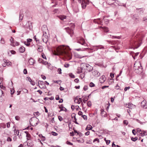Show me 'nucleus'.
Masks as SVG:
<instances>
[{
  "mask_svg": "<svg viewBox=\"0 0 147 147\" xmlns=\"http://www.w3.org/2000/svg\"><path fill=\"white\" fill-rule=\"evenodd\" d=\"M70 49L68 46L61 45L58 47L53 53L54 55H61L65 57L71 58V54L70 51Z\"/></svg>",
  "mask_w": 147,
  "mask_h": 147,
  "instance_id": "nucleus-1",
  "label": "nucleus"
},
{
  "mask_svg": "<svg viewBox=\"0 0 147 147\" xmlns=\"http://www.w3.org/2000/svg\"><path fill=\"white\" fill-rule=\"evenodd\" d=\"M134 69L136 73L140 74L142 72L143 69L140 62H136L134 65Z\"/></svg>",
  "mask_w": 147,
  "mask_h": 147,
  "instance_id": "nucleus-2",
  "label": "nucleus"
},
{
  "mask_svg": "<svg viewBox=\"0 0 147 147\" xmlns=\"http://www.w3.org/2000/svg\"><path fill=\"white\" fill-rule=\"evenodd\" d=\"M136 36V38H138V40H137L136 41H134L133 42H132L131 44L133 45V46L134 47V49H137L141 45V39H139L140 38V36H139L138 35Z\"/></svg>",
  "mask_w": 147,
  "mask_h": 147,
  "instance_id": "nucleus-3",
  "label": "nucleus"
},
{
  "mask_svg": "<svg viewBox=\"0 0 147 147\" xmlns=\"http://www.w3.org/2000/svg\"><path fill=\"white\" fill-rule=\"evenodd\" d=\"M71 28H70L69 27L66 28H65V29L66 30V31L70 35L71 37H72L73 33V31L72 30L73 28H74V24H71Z\"/></svg>",
  "mask_w": 147,
  "mask_h": 147,
  "instance_id": "nucleus-4",
  "label": "nucleus"
},
{
  "mask_svg": "<svg viewBox=\"0 0 147 147\" xmlns=\"http://www.w3.org/2000/svg\"><path fill=\"white\" fill-rule=\"evenodd\" d=\"M78 2L81 3L82 8L84 9L85 8L87 4L89 3L88 0H79Z\"/></svg>",
  "mask_w": 147,
  "mask_h": 147,
  "instance_id": "nucleus-5",
  "label": "nucleus"
},
{
  "mask_svg": "<svg viewBox=\"0 0 147 147\" xmlns=\"http://www.w3.org/2000/svg\"><path fill=\"white\" fill-rule=\"evenodd\" d=\"M10 41L11 42L10 45L13 47L18 46L19 45V43L18 42L15 41L13 38L12 37L10 39Z\"/></svg>",
  "mask_w": 147,
  "mask_h": 147,
  "instance_id": "nucleus-6",
  "label": "nucleus"
},
{
  "mask_svg": "<svg viewBox=\"0 0 147 147\" xmlns=\"http://www.w3.org/2000/svg\"><path fill=\"white\" fill-rule=\"evenodd\" d=\"M32 23L31 22L28 21V23L25 25L23 24V27L25 28L29 29V30H30L32 28Z\"/></svg>",
  "mask_w": 147,
  "mask_h": 147,
  "instance_id": "nucleus-7",
  "label": "nucleus"
},
{
  "mask_svg": "<svg viewBox=\"0 0 147 147\" xmlns=\"http://www.w3.org/2000/svg\"><path fill=\"white\" fill-rule=\"evenodd\" d=\"M77 42L85 47L87 46V44L85 42L84 39L82 38H80L79 40H78Z\"/></svg>",
  "mask_w": 147,
  "mask_h": 147,
  "instance_id": "nucleus-8",
  "label": "nucleus"
},
{
  "mask_svg": "<svg viewBox=\"0 0 147 147\" xmlns=\"http://www.w3.org/2000/svg\"><path fill=\"white\" fill-rule=\"evenodd\" d=\"M92 75L96 77H99L100 75V73L97 70L94 69L92 71Z\"/></svg>",
  "mask_w": 147,
  "mask_h": 147,
  "instance_id": "nucleus-9",
  "label": "nucleus"
},
{
  "mask_svg": "<svg viewBox=\"0 0 147 147\" xmlns=\"http://www.w3.org/2000/svg\"><path fill=\"white\" fill-rule=\"evenodd\" d=\"M42 11H40V12L41 13H42V15L43 16H46L47 17H48V13L47 11L44 8L42 7Z\"/></svg>",
  "mask_w": 147,
  "mask_h": 147,
  "instance_id": "nucleus-10",
  "label": "nucleus"
},
{
  "mask_svg": "<svg viewBox=\"0 0 147 147\" xmlns=\"http://www.w3.org/2000/svg\"><path fill=\"white\" fill-rule=\"evenodd\" d=\"M94 49H95V50L97 51L98 49H104L105 47L104 46L102 45H98L94 46Z\"/></svg>",
  "mask_w": 147,
  "mask_h": 147,
  "instance_id": "nucleus-11",
  "label": "nucleus"
},
{
  "mask_svg": "<svg viewBox=\"0 0 147 147\" xmlns=\"http://www.w3.org/2000/svg\"><path fill=\"white\" fill-rule=\"evenodd\" d=\"M38 61L40 63H42L43 64L46 65L48 63L47 61H44L42 59L39 58L38 59Z\"/></svg>",
  "mask_w": 147,
  "mask_h": 147,
  "instance_id": "nucleus-12",
  "label": "nucleus"
},
{
  "mask_svg": "<svg viewBox=\"0 0 147 147\" xmlns=\"http://www.w3.org/2000/svg\"><path fill=\"white\" fill-rule=\"evenodd\" d=\"M86 67L87 68V70L89 72L92 71L93 69V67L88 64H86Z\"/></svg>",
  "mask_w": 147,
  "mask_h": 147,
  "instance_id": "nucleus-13",
  "label": "nucleus"
},
{
  "mask_svg": "<svg viewBox=\"0 0 147 147\" xmlns=\"http://www.w3.org/2000/svg\"><path fill=\"white\" fill-rule=\"evenodd\" d=\"M48 36L47 35L44 36V34L42 37V40L44 42L46 43L48 40Z\"/></svg>",
  "mask_w": 147,
  "mask_h": 147,
  "instance_id": "nucleus-14",
  "label": "nucleus"
},
{
  "mask_svg": "<svg viewBox=\"0 0 147 147\" xmlns=\"http://www.w3.org/2000/svg\"><path fill=\"white\" fill-rule=\"evenodd\" d=\"M27 80H28L31 83V84L33 86L35 85V82L33 81H32L29 77H28L26 78Z\"/></svg>",
  "mask_w": 147,
  "mask_h": 147,
  "instance_id": "nucleus-15",
  "label": "nucleus"
},
{
  "mask_svg": "<svg viewBox=\"0 0 147 147\" xmlns=\"http://www.w3.org/2000/svg\"><path fill=\"white\" fill-rule=\"evenodd\" d=\"M105 79L106 78L105 76L104 75L102 76L100 79V83H103L105 81Z\"/></svg>",
  "mask_w": 147,
  "mask_h": 147,
  "instance_id": "nucleus-16",
  "label": "nucleus"
},
{
  "mask_svg": "<svg viewBox=\"0 0 147 147\" xmlns=\"http://www.w3.org/2000/svg\"><path fill=\"white\" fill-rule=\"evenodd\" d=\"M82 98H83V102L84 103H86V102L88 100V97L86 96H82Z\"/></svg>",
  "mask_w": 147,
  "mask_h": 147,
  "instance_id": "nucleus-17",
  "label": "nucleus"
},
{
  "mask_svg": "<svg viewBox=\"0 0 147 147\" xmlns=\"http://www.w3.org/2000/svg\"><path fill=\"white\" fill-rule=\"evenodd\" d=\"M25 51V48L23 47H21L19 49V51L20 52L23 53Z\"/></svg>",
  "mask_w": 147,
  "mask_h": 147,
  "instance_id": "nucleus-18",
  "label": "nucleus"
},
{
  "mask_svg": "<svg viewBox=\"0 0 147 147\" xmlns=\"http://www.w3.org/2000/svg\"><path fill=\"white\" fill-rule=\"evenodd\" d=\"M88 49V48H83L75 49V50L78 51H85Z\"/></svg>",
  "mask_w": 147,
  "mask_h": 147,
  "instance_id": "nucleus-19",
  "label": "nucleus"
},
{
  "mask_svg": "<svg viewBox=\"0 0 147 147\" xmlns=\"http://www.w3.org/2000/svg\"><path fill=\"white\" fill-rule=\"evenodd\" d=\"M34 61L32 59H30L28 61V63L30 65H32L34 63Z\"/></svg>",
  "mask_w": 147,
  "mask_h": 147,
  "instance_id": "nucleus-20",
  "label": "nucleus"
},
{
  "mask_svg": "<svg viewBox=\"0 0 147 147\" xmlns=\"http://www.w3.org/2000/svg\"><path fill=\"white\" fill-rule=\"evenodd\" d=\"M92 128V127L90 125H87L86 128V130H90Z\"/></svg>",
  "mask_w": 147,
  "mask_h": 147,
  "instance_id": "nucleus-21",
  "label": "nucleus"
},
{
  "mask_svg": "<svg viewBox=\"0 0 147 147\" xmlns=\"http://www.w3.org/2000/svg\"><path fill=\"white\" fill-rule=\"evenodd\" d=\"M11 62L9 61H6V62H5V63L3 64V66L4 67H5L6 65H10L11 64Z\"/></svg>",
  "mask_w": 147,
  "mask_h": 147,
  "instance_id": "nucleus-22",
  "label": "nucleus"
},
{
  "mask_svg": "<svg viewBox=\"0 0 147 147\" xmlns=\"http://www.w3.org/2000/svg\"><path fill=\"white\" fill-rule=\"evenodd\" d=\"M78 96H77L76 97V98H75V99L74 100V102L76 103H77L78 104H80V102L79 101H77V102H76V100H78Z\"/></svg>",
  "mask_w": 147,
  "mask_h": 147,
  "instance_id": "nucleus-23",
  "label": "nucleus"
},
{
  "mask_svg": "<svg viewBox=\"0 0 147 147\" xmlns=\"http://www.w3.org/2000/svg\"><path fill=\"white\" fill-rule=\"evenodd\" d=\"M146 101L143 100L141 102V105L142 106L144 107L146 105Z\"/></svg>",
  "mask_w": 147,
  "mask_h": 147,
  "instance_id": "nucleus-24",
  "label": "nucleus"
},
{
  "mask_svg": "<svg viewBox=\"0 0 147 147\" xmlns=\"http://www.w3.org/2000/svg\"><path fill=\"white\" fill-rule=\"evenodd\" d=\"M110 36H111L112 38H117L119 39L120 38V37L119 36H115L110 35Z\"/></svg>",
  "mask_w": 147,
  "mask_h": 147,
  "instance_id": "nucleus-25",
  "label": "nucleus"
},
{
  "mask_svg": "<svg viewBox=\"0 0 147 147\" xmlns=\"http://www.w3.org/2000/svg\"><path fill=\"white\" fill-rule=\"evenodd\" d=\"M0 43L2 44H4L5 43V41L3 38H1L0 40Z\"/></svg>",
  "mask_w": 147,
  "mask_h": 147,
  "instance_id": "nucleus-26",
  "label": "nucleus"
},
{
  "mask_svg": "<svg viewBox=\"0 0 147 147\" xmlns=\"http://www.w3.org/2000/svg\"><path fill=\"white\" fill-rule=\"evenodd\" d=\"M81 140H77V141L78 142L83 143L84 142V140L82 138H81Z\"/></svg>",
  "mask_w": 147,
  "mask_h": 147,
  "instance_id": "nucleus-27",
  "label": "nucleus"
},
{
  "mask_svg": "<svg viewBox=\"0 0 147 147\" xmlns=\"http://www.w3.org/2000/svg\"><path fill=\"white\" fill-rule=\"evenodd\" d=\"M138 139V138L137 137H136L135 138L131 137V140L134 142H135Z\"/></svg>",
  "mask_w": 147,
  "mask_h": 147,
  "instance_id": "nucleus-28",
  "label": "nucleus"
},
{
  "mask_svg": "<svg viewBox=\"0 0 147 147\" xmlns=\"http://www.w3.org/2000/svg\"><path fill=\"white\" fill-rule=\"evenodd\" d=\"M69 76L71 78H75V76L72 73H69Z\"/></svg>",
  "mask_w": 147,
  "mask_h": 147,
  "instance_id": "nucleus-29",
  "label": "nucleus"
},
{
  "mask_svg": "<svg viewBox=\"0 0 147 147\" xmlns=\"http://www.w3.org/2000/svg\"><path fill=\"white\" fill-rule=\"evenodd\" d=\"M23 16L22 14H21L20 13V17H19V20L21 21L23 18Z\"/></svg>",
  "mask_w": 147,
  "mask_h": 147,
  "instance_id": "nucleus-30",
  "label": "nucleus"
},
{
  "mask_svg": "<svg viewBox=\"0 0 147 147\" xmlns=\"http://www.w3.org/2000/svg\"><path fill=\"white\" fill-rule=\"evenodd\" d=\"M140 134L141 136H143L147 135V134H146V132L145 131H144L143 133H141Z\"/></svg>",
  "mask_w": 147,
  "mask_h": 147,
  "instance_id": "nucleus-31",
  "label": "nucleus"
},
{
  "mask_svg": "<svg viewBox=\"0 0 147 147\" xmlns=\"http://www.w3.org/2000/svg\"><path fill=\"white\" fill-rule=\"evenodd\" d=\"M89 86L91 87H94L95 86V84L92 82H91L89 84Z\"/></svg>",
  "mask_w": 147,
  "mask_h": 147,
  "instance_id": "nucleus-32",
  "label": "nucleus"
},
{
  "mask_svg": "<svg viewBox=\"0 0 147 147\" xmlns=\"http://www.w3.org/2000/svg\"><path fill=\"white\" fill-rule=\"evenodd\" d=\"M0 87L2 89L4 90H5L6 89L5 87L3 86V85H1V83L0 84Z\"/></svg>",
  "mask_w": 147,
  "mask_h": 147,
  "instance_id": "nucleus-33",
  "label": "nucleus"
},
{
  "mask_svg": "<svg viewBox=\"0 0 147 147\" xmlns=\"http://www.w3.org/2000/svg\"><path fill=\"white\" fill-rule=\"evenodd\" d=\"M123 123L125 125H128V122L126 120H125L123 121Z\"/></svg>",
  "mask_w": 147,
  "mask_h": 147,
  "instance_id": "nucleus-34",
  "label": "nucleus"
},
{
  "mask_svg": "<svg viewBox=\"0 0 147 147\" xmlns=\"http://www.w3.org/2000/svg\"><path fill=\"white\" fill-rule=\"evenodd\" d=\"M66 16H61L60 17V18L61 20H63L64 19H65L66 18Z\"/></svg>",
  "mask_w": 147,
  "mask_h": 147,
  "instance_id": "nucleus-35",
  "label": "nucleus"
},
{
  "mask_svg": "<svg viewBox=\"0 0 147 147\" xmlns=\"http://www.w3.org/2000/svg\"><path fill=\"white\" fill-rule=\"evenodd\" d=\"M51 134L52 135L55 136H57L58 135L57 133L54 131H52L51 133Z\"/></svg>",
  "mask_w": 147,
  "mask_h": 147,
  "instance_id": "nucleus-36",
  "label": "nucleus"
},
{
  "mask_svg": "<svg viewBox=\"0 0 147 147\" xmlns=\"http://www.w3.org/2000/svg\"><path fill=\"white\" fill-rule=\"evenodd\" d=\"M59 108L61 109L60 111H63L64 110V107L62 106V105H61L59 106Z\"/></svg>",
  "mask_w": 147,
  "mask_h": 147,
  "instance_id": "nucleus-37",
  "label": "nucleus"
},
{
  "mask_svg": "<svg viewBox=\"0 0 147 147\" xmlns=\"http://www.w3.org/2000/svg\"><path fill=\"white\" fill-rule=\"evenodd\" d=\"M82 117L83 118L84 120H87V117L86 115H82Z\"/></svg>",
  "mask_w": 147,
  "mask_h": 147,
  "instance_id": "nucleus-38",
  "label": "nucleus"
},
{
  "mask_svg": "<svg viewBox=\"0 0 147 147\" xmlns=\"http://www.w3.org/2000/svg\"><path fill=\"white\" fill-rule=\"evenodd\" d=\"M104 31L106 32H108L109 31V30L108 28L106 27H104Z\"/></svg>",
  "mask_w": 147,
  "mask_h": 147,
  "instance_id": "nucleus-39",
  "label": "nucleus"
},
{
  "mask_svg": "<svg viewBox=\"0 0 147 147\" xmlns=\"http://www.w3.org/2000/svg\"><path fill=\"white\" fill-rule=\"evenodd\" d=\"M53 12L55 13H59V11L58 9H55L53 10Z\"/></svg>",
  "mask_w": 147,
  "mask_h": 147,
  "instance_id": "nucleus-40",
  "label": "nucleus"
},
{
  "mask_svg": "<svg viewBox=\"0 0 147 147\" xmlns=\"http://www.w3.org/2000/svg\"><path fill=\"white\" fill-rule=\"evenodd\" d=\"M87 105L89 107H90L91 106V101H89L87 103Z\"/></svg>",
  "mask_w": 147,
  "mask_h": 147,
  "instance_id": "nucleus-41",
  "label": "nucleus"
},
{
  "mask_svg": "<svg viewBox=\"0 0 147 147\" xmlns=\"http://www.w3.org/2000/svg\"><path fill=\"white\" fill-rule=\"evenodd\" d=\"M137 121L138 123H140V124H143L146 123L145 122L141 121H140L138 119L137 120Z\"/></svg>",
  "mask_w": 147,
  "mask_h": 147,
  "instance_id": "nucleus-42",
  "label": "nucleus"
},
{
  "mask_svg": "<svg viewBox=\"0 0 147 147\" xmlns=\"http://www.w3.org/2000/svg\"><path fill=\"white\" fill-rule=\"evenodd\" d=\"M97 20H98L97 22V24H101V23H102V22L100 20V19H97Z\"/></svg>",
  "mask_w": 147,
  "mask_h": 147,
  "instance_id": "nucleus-43",
  "label": "nucleus"
},
{
  "mask_svg": "<svg viewBox=\"0 0 147 147\" xmlns=\"http://www.w3.org/2000/svg\"><path fill=\"white\" fill-rule=\"evenodd\" d=\"M41 55H42V57L44 59H46V56H45V54H44V53H42Z\"/></svg>",
  "mask_w": 147,
  "mask_h": 147,
  "instance_id": "nucleus-44",
  "label": "nucleus"
},
{
  "mask_svg": "<svg viewBox=\"0 0 147 147\" xmlns=\"http://www.w3.org/2000/svg\"><path fill=\"white\" fill-rule=\"evenodd\" d=\"M24 44L25 45H26L27 46H29L30 45V44L29 43L25 41L24 42Z\"/></svg>",
  "mask_w": 147,
  "mask_h": 147,
  "instance_id": "nucleus-45",
  "label": "nucleus"
},
{
  "mask_svg": "<svg viewBox=\"0 0 147 147\" xmlns=\"http://www.w3.org/2000/svg\"><path fill=\"white\" fill-rule=\"evenodd\" d=\"M4 96V94L3 91L0 89V96Z\"/></svg>",
  "mask_w": 147,
  "mask_h": 147,
  "instance_id": "nucleus-46",
  "label": "nucleus"
},
{
  "mask_svg": "<svg viewBox=\"0 0 147 147\" xmlns=\"http://www.w3.org/2000/svg\"><path fill=\"white\" fill-rule=\"evenodd\" d=\"M88 86H85L83 88V89L85 91H86L88 90Z\"/></svg>",
  "mask_w": 147,
  "mask_h": 147,
  "instance_id": "nucleus-47",
  "label": "nucleus"
},
{
  "mask_svg": "<svg viewBox=\"0 0 147 147\" xmlns=\"http://www.w3.org/2000/svg\"><path fill=\"white\" fill-rule=\"evenodd\" d=\"M66 143L67 144L71 146L73 145V144L72 143H71L70 142L68 141H67L66 142Z\"/></svg>",
  "mask_w": 147,
  "mask_h": 147,
  "instance_id": "nucleus-48",
  "label": "nucleus"
},
{
  "mask_svg": "<svg viewBox=\"0 0 147 147\" xmlns=\"http://www.w3.org/2000/svg\"><path fill=\"white\" fill-rule=\"evenodd\" d=\"M97 141L98 143L99 142V139L98 138H96L93 141V142H95Z\"/></svg>",
  "mask_w": 147,
  "mask_h": 147,
  "instance_id": "nucleus-49",
  "label": "nucleus"
},
{
  "mask_svg": "<svg viewBox=\"0 0 147 147\" xmlns=\"http://www.w3.org/2000/svg\"><path fill=\"white\" fill-rule=\"evenodd\" d=\"M58 73L60 74H61L62 73H61V68H59L58 69Z\"/></svg>",
  "mask_w": 147,
  "mask_h": 147,
  "instance_id": "nucleus-50",
  "label": "nucleus"
},
{
  "mask_svg": "<svg viewBox=\"0 0 147 147\" xmlns=\"http://www.w3.org/2000/svg\"><path fill=\"white\" fill-rule=\"evenodd\" d=\"M58 119H59V121H61L63 120V118L61 116H58Z\"/></svg>",
  "mask_w": 147,
  "mask_h": 147,
  "instance_id": "nucleus-51",
  "label": "nucleus"
},
{
  "mask_svg": "<svg viewBox=\"0 0 147 147\" xmlns=\"http://www.w3.org/2000/svg\"><path fill=\"white\" fill-rule=\"evenodd\" d=\"M138 16H137V15L135 14L133 16V19L135 20L137 19H138Z\"/></svg>",
  "mask_w": 147,
  "mask_h": 147,
  "instance_id": "nucleus-52",
  "label": "nucleus"
},
{
  "mask_svg": "<svg viewBox=\"0 0 147 147\" xmlns=\"http://www.w3.org/2000/svg\"><path fill=\"white\" fill-rule=\"evenodd\" d=\"M24 74H27V71L26 69H24L23 71Z\"/></svg>",
  "mask_w": 147,
  "mask_h": 147,
  "instance_id": "nucleus-53",
  "label": "nucleus"
},
{
  "mask_svg": "<svg viewBox=\"0 0 147 147\" xmlns=\"http://www.w3.org/2000/svg\"><path fill=\"white\" fill-rule=\"evenodd\" d=\"M92 140L91 139H90L88 142L87 141L86 142V143L91 144L92 143Z\"/></svg>",
  "mask_w": 147,
  "mask_h": 147,
  "instance_id": "nucleus-54",
  "label": "nucleus"
},
{
  "mask_svg": "<svg viewBox=\"0 0 147 147\" xmlns=\"http://www.w3.org/2000/svg\"><path fill=\"white\" fill-rule=\"evenodd\" d=\"M11 95H12L15 92V90L13 89H11Z\"/></svg>",
  "mask_w": 147,
  "mask_h": 147,
  "instance_id": "nucleus-55",
  "label": "nucleus"
},
{
  "mask_svg": "<svg viewBox=\"0 0 147 147\" xmlns=\"http://www.w3.org/2000/svg\"><path fill=\"white\" fill-rule=\"evenodd\" d=\"M69 65H70L69 64H65L64 65V66L65 67L67 68L69 67Z\"/></svg>",
  "mask_w": 147,
  "mask_h": 147,
  "instance_id": "nucleus-56",
  "label": "nucleus"
},
{
  "mask_svg": "<svg viewBox=\"0 0 147 147\" xmlns=\"http://www.w3.org/2000/svg\"><path fill=\"white\" fill-rule=\"evenodd\" d=\"M7 141L8 142H11L12 141V139L10 137H8L7 139Z\"/></svg>",
  "mask_w": 147,
  "mask_h": 147,
  "instance_id": "nucleus-57",
  "label": "nucleus"
},
{
  "mask_svg": "<svg viewBox=\"0 0 147 147\" xmlns=\"http://www.w3.org/2000/svg\"><path fill=\"white\" fill-rule=\"evenodd\" d=\"M27 42L29 43L31 42V41H32V40L30 38L27 39Z\"/></svg>",
  "mask_w": 147,
  "mask_h": 147,
  "instance_id": "nucleus-58",
  "label": "nucleus"
},
{
  "mask_svg": "<svg viewBox=\"0 0 147 147\" xmlns=\"http://www.w3.org/2000/svg\"><path fill=\"white\" fill-rule=\"evenodd\" d=\"M132 105L131 104H130L128 105V107H128L129 109L130 108L131 109V108L132 107Z\"/></svg>",
  "mask_w": 147,
  "mask_h": 147,
  "instance_id": "nucleus-59",
  "label": "nucleus"
},
{
  "mask_svg": "<svg viewBox=\"0 0 147 147\" xmlns=\"http://www.w3.org/2000/svg\"><path fill=\"white\" fill-rule=\"evenodd\" d=\"M130 88V87H126L124 88L125 91H126L127 90L129 89Z\"/></svg>",
  "mask_w": 147,
  "mask_h": 147,
  "instance_id": "nucleus-60",
  "label": "nucleus"
},
{
  "mask_svg": "<svg viewBox=\"0 0 147 147\" xmlns=\"http://www.w3.org/2000/svg\"><path fill=\"white\" fill-rule=\"evenodd\" d=\"M34 38L35 40L36 41H39V39H38L37 38H36V36H35L34 37Z\"/></svg>",
  "mask_w": 147,
  "mask_h": 147,
  "instance_id": "nucleus-61",
  "label": "nucleus"
},
{
  "mask_svg": "<svg viewBox=\"0 0 147 147\" xmlns=\"http://www.w3.org/2000/svg\"><path fill=\"white\" fill-rule=\"evenodd\" d=\"M37 50L38 51L40 52H41L42 51V50L41 47H39Z\"/></svg>",
  "mask_w": 147,
  "mask_h": 147,
  "instance_id": "nucleus-62",
  "label": "nucleus"
},
{
  "mask_svg": "<svg viewBox=\"0 0 147 147\" xmlns=\"http://www.w3.org/2000/svg\"><path fill=\"white\" fill-rule=\"evenodd\" d=\"M78 114L79 115H82V112L81 111H79L78 112Z\"/></svg>",
  "mask_w": 147,
  "mask_h": 147,
  "instance_id": "nucleus-63",
  "label": "nucleus"
},
{
  "mask_svg": "<svg viewBox=\"0 0 147 147\" xmlns=\"http://www.w3.org/2000/svg\"><path fill=\"white\" fill-rule=\"evenodd\" d=\"M10 123L8 122L7 123V128H9L10 127Z\"/></svg>",
  "mask_w": 147,
  "mask_h": 147,
  "instance_id": "nucleus-64",
  "label": "nucleus"
}]
</instances>
